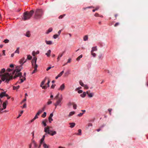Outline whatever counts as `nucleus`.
Returning <instances> with one entry per match:
<instances>
[{
	"label": "nucleus",
	"instance_id": "5fc2aeb1",
	"mask_svg": "<svg viewBox=\"0 0 148 148\" xmlns=\"http://www.w3.org/2000/svg\"><path fill=\"white\" fill-rule=\"evenodd\" d=\"M77 91V92H78V93H79V94L83 92L82 90H78Z\"/></svg>",
	"mask_w": 148,
	"mask_h": 148
},
{
	"label": "nucleus",
	"instance_id": "f257e3e1",
	"mask_svg": "<svg viewBox=\"0 0 148 148\" xmlns=\"http://www.w3.org/2000/svg\"><path fill=\"white\" fill-rule=\"evenodd\" d=\"M22 69V67L21 66L16 67V69L12 73V75H10L9 73H8L4 75L2 78L3 81L8 82L10 80L13 78L15 79L16 77H19L21 81L20 82L18 81L17 83H21L23 82L26 79V73H25L23 76L22 75V74L20 72V71Z\"/></svg>",
	"mask_w": 148,
	"mask_h": 148
},
{
	"label": "nucleus",
	"instance_id": "79ce46f5",
	"mask_svg": "<svg viewBox=\"0 0 148 148\" xmlns=\"http://www.w3.org/2000/svg\"><path fill=\"white\" fill-rule=\"evenodd\" d=\"M59 36V35H58V34H56L55 35H54L53 36V38L54 39H56L58 38V37Z\"/></svg>",
	"mask_w": 148,
	"mask_h": 148
},
{
	"label": "nucleus",
	"instance_id": "680f3d73",
	"mask_svg": "<svg viewBox=\"0 0 148 148\" xmlns=\"http://www.w3.org/2000/svg\"><path fill=\"white\" fill-rule=\"evenodd\" d=\"M50 81L49 80H48V82H47V85H48L47 86V87H49V83H50Z\"/></svg>",
	"mask_w": 148,
	"mask_h": 148
},
{
	"label": "nucleus",
	"instance_id": "412c9836",
	"mask_svg": "<svg viewBox=\"0 0 148 148\" xmlns=\"http://www.w3.org/2000/svg\"><path fill=\"white\" fill-rule=\"evenodd\" d=\"M39 53V51H33L32 52V55L33 56H35L36 55L38 54Z\"/></svg>",
	"mask_w": 148,
	"mask_h": 148
},
{
	"label": "nucleus",
	"instance_id": "473e14b6",
	"mask_svg": "<svg viewBox=\"0 0 148 148\" xmlns=\"http://www.w3.org/2000/svg\"><path fill=\"white\" fill-rule=\"evenodd\" d=\"M97 50V47H94L92 48L91 52H93L95 51H96Z\"/></svg>",
	"mask_w": 148,
	"mask_h": 148
},
{
	"label": "nucleus",
	"instance_id": "6ab92c4d",
	"mask_svg": "<svg viewBox=\"0 0 148 148\" xmlns=\"http://www.w3.org/2000/svg\"><path fill=\"white\" fill-rule=\"evenodd\" d=\"M47 119H45L42 122V124L45 127L47 126L46 122H47Z\"/></svg>",
	"mask_w": 148,
	"mask_h": 148
},
{
	"label": "nucleus",
	"instance_id": "1a4fd4ad",
	"mask_svg": "<svg viewBox=\"0 0 148 148\" xmlns=\"http://www.w3.org/2000/svg\"><path fill=\"white\" fill-rule=\"evenodd\" d=\"M37 58L36 57H34L32 61V63L33 66H36L37 65L36 64V61Z\"/></svg>",
	"mask_w": 148,
	"mask_h": 148
},
{
	"label": "nucleus",
	"instance_id": "423d86ee",
	"mask_svg": "<svg viewBox=\"0 0 148 148\" xmlns=\"http://www.w3.org/2000/svg\"><path fill=\"white\" fill-rule=\"evenodd\" d=\"M42 145L43 148H50V146L49 145L47 144L45 141L42 142H40L39 147Z\"/></svg>",
	"mask_w": 148,
	"mask_h": 148
},
{
	"label": "nucleus",
	"instance_id": "f3484780",
	"mask_svg": "<svg viewBox=\"0 0 148 148\" xmlns=\"http://www.w3.org/2000/svg\"><path fill=\"white\" fill-rule=\"evenodd\" d=\"M5 71V69H1V70L0 71V78L1 79V77L2 76H3L4 74H2L3 73H4Z\"/></svg>",
	"mask_w": 148,
	"mask_h": 148
},
{
	"label": "nucleus",
	"instance_id": "a211bd4d",
	"mask_svg": "<svg viewBox=\"0 0 148 148\" xmlns=\"http://www.w3.org/2000/svg\"><path fill=\"white\" fill-rule=\"evenodd\" d=\"M53 30V28L52 27H50L49 28V29L47 30L46 31L45 33L46 34H48L49 33L51 32Z\"/></svg>",
	"mask_w": 148,
	"mask_h": 148
},
{
	"label": "nucleus",
	"instance_id": "c9c22d12",
	"mask_svg": "<svg viewBox=\"0 0 148 148\" xmlns=\"http://www.w3.org/2000/svg\"><path fill=\"white\" fill-rule=\"evenodd\" d=\"M86 95V93L85 92H84L82 94L80 95V96L82 97H85Z\"/></svg>",
	"mask_w": 148,
	"mask_h": 148
},
{
	"label": "nucleus",
	"instance_id": "4d7b16f0",
	"mask_svg": "<svg viewBox=\"0 0 148 148\" xmlns=\"http://www.w3.org/2000/svg\"><path fill=\"white\" fill-rule=\"evenodd\" d=\"M38 115H37V114L36 113V115H35V117H34V119H35V120L36 119H37L38 118Z\"/></svg>",
	"mask_w": 148,
	"mask_h": 148
},
{
	"label": "nucleus",
	"instance_id": "2eb2a0df",
	"mask_svg": "<svg viewBox=\"0 0 148 148\" xmlns=\"http://www.w3.org/2000/svg\"><path fill=\"white\" fill-rule=\"evenodd\" d=\"M8 94H7L5 92H2L0 93V97L2 98L4 96H7Z\"/></svg>",
	"mask_w": 148,
	"mask_h": 148
},
{
	"label": "nucleus",
	"instance_id": "dca6fc26",
	"mask_svg": "<svg viewBox=\"0 0 148 148\" xmlns=\"http://www.w3.org/2000/svg\"><path fill=\"white\" fill-rule=\"evenodd\" d=\"M64 72V70L61 72L57 76L55 77L56 79H57L58 77H60Z\"/></svg>",
	"mask_w": 148,
	"mask_h": 148
},
{
	"label": "nucleus",
	"instance_id": "4468645a",
	"mask_svg": "<svg viewBox=\"0 0 148 148\" xmlns=\"http://www.w3.org/2000/svg\"><path fill=\"white\" fill-rule=\"evenodd\" d=\"M53 116V113H51L48 118V120L49 123H51V122L53 121V119L52 118V117Z\"/></svg>",
	"mask_w": 148,
	"mask_h": 148
},
{
	"label": "nucleus",
	"instance_id": "7ed1b4c3",
	"mask_svg": "<svg viewBox=\"0 0 148 148\" xmlns=\"http://www.w3.org/2000/svg\"><path fill=\"white\" fill-rule=\"evenodd\" d=\"M34 12L32 10L29 12L27 11L25 12L23 14V19L25 21L29 19L32 16Z\"/></svg>",
	"mask_w": 148,
	"mask_h": 148
},
{
	"label": "nucleus",
	"instance_id": "ea45409f",
	"mask_svg": "<svg viewBox=\"0 0 148 148\" xmlns=\"http://www.w3.org/2000/svg\"><path fill=\"white\" fill-rule=\"evenodd\" d=\"M19 47H18L16 49V50L14 52V53H17L18 54L19 53Z\"/></svg>",
	"mask_w": 148,
	"mask_h": 148
},
{
	"label": "nucleus",
	"instance_id": "cd10ccee",
	"mask_svg": "<svg viewBox=\"0 0 148 148\" xmlns=\"http://www.w3.org/2000/svg\"><path fill=\"white\" fill-rule=\"evenodd\" d=\"M94 15L95 16H96V17H101V18H102L103 17V16L102 15L99 14H98L97 13H96Z\"/></svg>",
	"mask_w": 148,
	"mask_h": 148
},
{
	"label": "nucleus",
	"instance_id": "37998d69",
	"mask_svg": "<svg viewBox=\"0 0 148 148\" xmlns=\"http://www.w3.org/2000/svg\"><path fill=\"white\" fill-rule=\"evenodd\" d=\"M82 55H80L78 58H77L76 60H79L80 58H82Z\"/></svg>",
	"mask_w": 148,
	"mask_h": 148
},
{
	"label": "nucleus",
	"instance_id": "9d476101",
	"mask_svg": "<svg viewBox=\"0 0 148 148\" xmlns=\"http://www.w3.org/2000/svg\"><path fill=\"white\" fill-rule=\"evenodd\" d=\"M27 60V59H25L24 58H23L21 59L19 61V63L21 64V66H21L22 67L23 64L26 62Z\"/></svg>",
	"mask_w": 148,
	"mask_h": 148
},
{
	"label": "nucleus",
	"instance_id": "49530a36",
	"mask_svg": "<svg viewBox=\"0 0 148 148\" xmlns=\"http://www.w3.org/2000/svg\"><path fill=\"white\" fill-rule=\"evenodd\" d=\"M91 54L92 56L94 57H95L96 56V54L95 53H93V52L91 51Z\"/></svg>",
	"mask_w": 148,
	"mask_h": 148
},
{
	"label": "nucleus",
	"instance_id": "0eeeda50",
	"mask_svg": "<svg viewBox=\"0 0 148 148\" xmlns=\"http://www.w3.org/2000/svg\"><path fill=\"white\" fill-rule=\"evenodd\" d=\"M14 71H14H12V69H7V72H8V73H7L4 74L3 76H2L1 79L2 80V81H3V80L2 78L3 77L4 75H6L7 74H8V73H9V74L10 75H12V73Z\"/></svg>",
	"mask_w": 148,
	"mask_h": 148
},
{
	"label": "nucleus",
	"instance_id": "e433bc0d",
	"mask_svg": "<svg viewBox=\"0 0 148 148\" xmlns=\"http://www.w3.org/2000/svg\"><path fill=\"white\" fill-rule=\"evenodd\" d=\"M75 113V112L74 111H72L70 112L69 116H71L73 115H74Z\"/></svg>",
	"mask_w": 148,
	"mask_h": 148
},
{
	"label": "nucleus",
	"instance_id": "72a5a7b5",
	"mask_svg": "<svg viewBox=\"0 0 148 148\" xmlns=\"http://www.w3.org/2000/svg\"><path fill=\"white\" fill-rule=\"evenodd\" d=\"M20 88L19 86H13V89L14 90H17Z\"/></svg>",
	"mask_w": 148,
	"mask_h": 148
},
{
	"label": "nucleus",
	"instance_id": "338daca9",
	"mask_svg": "<svg viewBox=\"0 0 148 148\" xmlns=\"http://www.w3.org/2000/svg\"><path fill=\"white\" fill-rule=\"evenodd\" d=\"M2 53H3V54L4 55V56H5V50H3L2 51Z\"/></svg>",
	"mask_w": 148,
	"mask_h": 148
},
{
	"label": "nucleus",
	"instance_id": "a18cd8bd",
	"mask_svg": "<svg viewBox=\"0 0 148 148\" xmlns=\"http://www.w3.org/2000/svg\"><path fill=\"white\" fill-rule=\"evenodd\" d=\"M23 113V110L21 111L20 113L19 114L18 116L17 117V118H18L20 116H21L22 114Z\"/></svg>",
	"mask_w": 148,
	"mask_h": 148
},
{
	"label": "nucleus",
	"instance_id": "9b49d317",
	"mask_svg": "<svg viewBox=\"0 0 148 148\" xmlns=\"http://www.w3.org/2000/svg\"><path fill=\"white\" fill-rule=\"evenodd\" d=\"M32 146H33L34 147H36L37 146L36 143L34 140L33 141L31 144L30 145L29 148H32Z\"/></svg>",
	"mask_w": 148,
	"mask_h": 148
},
{
	"label": "nucleus",
	"instance_id": "3c124183",
	"mask_svg": "<svg viewBox=\"0 0 148 148\" xmlns=\"http://www.w3.org/2000/svg\"><path fill=\"white\" fill-rule=\"evenodd\" d=\"M64 16V14H63V15H60V16L59 17V19H61V18H62Z\"/></svg>",
	"mask_w": 148,
	"mask_h": 148
},
{
	"label": "nucleus",
	"instance_id": "f03ea898",
	"mask_svg": "<svg viewBox=\"0 0 148 148\" xmlns=\"http://www.w3.org/2000/svg\"><path fill=\"white\" fill-rule=\"evenodd\" d=\"M55 98L57 100L56 103L54 104L55 106V108H56L57 106H61L62 105V95L61 94L58 93L55 97Z\"/></svg>",
	"mask_w": 148,
	"mask_h": 148
},
{
	"label": "nucleus",
	"instance_id": "a878e982",
	"mask_svg": "<svg viewBox=\"0 0 148 148\" xmlns=\"http://www.w3.org/2000/svg\"><path fill=\"white\" fill-rule=\"evenodd\" d=\"M45 41L47 45H51L52 44V42L51 40H45Z\"/></svg>",
	"mask_w": 148,
	"mask_h": 148
},
{
	"label": "nucleus",
	"instance_id": "864d4df0",
	"mask_svg": "<svg viewBox=\"0 0 148 148\" xmlns=\"http://www.w3.org/2000/svg\"><path fill=\"white\" fill-rule=\"evenodd\" d=\"M52 103V102L50 101H48L47 102V104L48 105H50Z\"/></svg>",
	"mask_w": 148,
	"mask_h": 148
},
{
	"label": "nucleus",
	"instance_id": "0e129e2a",
	"mask_svg": "<svg viewBox=\"0 0 148 148\" xmlns=\"http://www.w3.org/2000/svg\"><path fill=\"white\" fill-rule=\"evenodd\" d=\"M81 87H79L77 88H76V89H75V90L76 91H77L78 90H79V89H81Z\"/></svg>",
	"mask_w": 148,
	"mask_h": 148
},
{
	"label": "nucleus",
	"instance_id": "e2e57ef3",
	"mask_svg": "<svg viewBox=\"0 0 148 148\" xmlns=\"http://www.w3.org/2000/svg\"><path fill=\"white\" fill-rule=\"evenodd\" d=\"M99 59H102L103 58V57L102 55H99Z\"/></svg>",
	"mask_w": 148,
	"mask_h": 148
},
{
	"label": "nucleus",
	"instance_id": "bb28decb",
	"mask_svg": "<svg viewBox=\"0 0 148 148\" xmlns=\"http://www.w3.org/2000/svg\"><path fill=\"white\" fill-rule=\"evenodd\" d=\"M99 7H98L97 8H95V9H99ZM88 8H95L92 6H88V7H87L86 8H84V9H86Z\"/></svg>",
	"mask_w": 148,
	"mask_h": 148
},
{
	"label": "nucleus",
	"instance_id": "c756f323",
	"mask_svg": "<svg viewBox=\"0 0 148 148\" xmlns=\"http://www.w3.org/2000/svg\"><path fill=\"white\" fill-rule=\"evenodd\" d=\"M88 37L87 35H85L83 37V40L84 41H86L88 40Z\"/></svg>",
	"mask_w": 148,
	"mask_h": 148
},
{
	"label": "nucleus",
	"instance_id": "8fccbe9b",
	"mask_svg": "<svg viewBox=\"0 0 148 148\" xmlns=\"http://www.w3.org/2000/svg\"><path fill=\"white\" fill-rule=\"evenodd\" d=\"M83 114L84 113H80L77 115V116H81L83 115Z\"/></svg>",
	"mask_w": 148,
	"mask_h": 148
},
{
	"label": "nucleus",
	"instance_id": "de8ad7c7",
	"mask_svg": "<svg viewBox=\"0 0 148 148\" xmlns=\"http://www.w3.org/2000/svg\"><path fill=\"white\" fill-rule=\"evenodd\" d=\"M72 104V103H71L70 102H69L67 104V106L69 107H70L71 105Z\"/></svg>",
	"mask_w": 148,
	"mask_h": 148
},
{
	"label": "nucleus",
	"instance_id": "4be33fe9",
	"mask_svg": "<svg viewBox=\"0 0 148 148\" xmlns=\"http://www.w3.org/2000/svg\"><path fill=\"white\" fill-rule=\"evenodd\" d=\"M51 52V50H49L48 51H47V52L45 53V55L47 56V57H49L50 56Z\"/></svg>",
	"mask_w": 148,
	"mask_h": 148
},
{
	"label": "nucleus",
	"instance_id": "774afa93",
	"mask_svg": "<svg viewBox=\"0 0 148 148\" xmlns=\"http://www.w3.org/2000/svg\"><path fill=\"white\" fill-rule=\"evenodd\" d=\"M61 32V30H60L58 31V35H59V36L60 35Z\"/></svg>",
	"mask_w": 148,
	"mask_h": 148
},
{
	"label": "nucleus",
	"instance_id": "2f4dec72",
	"mask_svg": "<svg viewBox=\"0 0 148 148\" xmlns=\"http://www.w3.org/2000/svg\"><path fill=\"white\" fill-rule=\"evenodd\" d=\"M86 93L88 95V96L90 97H92L93 94L92 93H89L88 91L86 92Z\"/></svg>",
	"mask_w": 148,
	"mask_h": 148
},
{
	"label": "nucleus",
	"instance_id": "58836bf2",
	"mask_svg": "<svg viewBox=\"0 0 148 148\" xmlns=\"http://www.w3.org/2000/svg\"><path fill=\"white\" fill-rule=\"evenodd\" d=\"M27 60H31L32 59V57L29 55H27Z\"/></svg>",
	"mask_w": 148,
	"mask_h": 148
},
{
	"label": "nucleus",
	"instance_id": "20e7f679",
	"mask_svg": "<svg viewBox=\"0 0 148 148\" xmlns=\"http://www.w3.org/2000/svg\"><path fill=\"white\" fill-rule=\"evenodd\" d=\"M43 12L41 10H36L35 13V18L36 19L40 18L43 14Z\"/></svg>",
	"mask_w": 148,
	"mask_h": 148
},
{
	"label": "nucleus",
	"instance_id": "bf43d9fd",
	"mask_svg": "<svg viewBox=\"0 0 148 148\" xmlns=\"http://www.w3.org/2000/svg\"><path fill=\"white\" fill-rule=\"evenodd\" d=\"M71 59H70V58L69 59V60H68V61L66 63H70L71 62Z\"/></svg>",
	"mask_w": 148,
	"mask_h": 148
},
{
	"label": "nucleus",
	"instance_id": "c03bdc74",
	"mask_svg": "<svg viewBox=\"0 0 148 148\" xmlns=\"http://www.w3.org/2000/svg\"><path fill=\"white\" fill-rule=\"evenodd\" d=\"M79 82L80 85H81L82 86H84V84H83V83L81 81H80Z\"/></svg>",
	"mask_w": 148,
	"mask_h": 148
},
{
	"label": "nucleus",
	"instance_id": "a19ab883",
	"mask_svg": "<svg viewBox=\"0 0 148 148\" xmlns=\"http://www.w3.org/2000/svg\"><path fill=\"white\" fill-rule=\"evenodd\" d=\"M47 113L46 112H45L41 116L43 118L45 117L46 116Z\"/></svg>",
	"mask_w": 148,
	"mask_h": 148
},
{
	"label": "nucleus",
	"instance_id": "c85d7f7f",
	"mask_svg": "<svg viewBox=\"0 0 148 148\" xmlns=\"http://www.w3.org/2000/svg\"><path fill=\"white\" fill-rule=\"evenodd\" d=\"M78 133L76 134L77 135H82V130L81 129H79L78 130Z\"/></svg>",
	"mask_w": 148,
	"mask_h": 148
},
{
	"label": "nucleus",
	"instance_id": "4c0bfd02",
	"mask_svg": "<svg viewBox=\"0 0 148 148\" xmlns=\"http://www.w3.org/2000/svg\"><path fill=\"white\" fill-rule=\"evenodd\" d=\"M52 133H50V134H49L50 135L52 136H53L54 135L56 134L57 133L55 131H54L53 132L52 131Z\"/></svg>",
	"mask_w": 148,
	"mask_h": 148
},
{
	"label": "nucleus",
	"instance_id": "f704fd0d",
	"mask_svg": "<svg viewBox=\"0 0 148 148\" xmlns=\"http://www.w3.org/2000/svg\"><path fill=\"white\" fill-rule=\"evenodd\" d=\"M72 104L73 105V108L74 109H76L77 108V105L76 104H75L73 103H72Z\"/></svg>",
	"mask_w": 148,
	"mask_h": 148
},
{
	"label": "nucleus",
	"instance_id": "09e8293b",
	"mask_svg": "<svg viewBox=\"0 0 148 148\" xmlns=\"http://www.w3.org/2000/svg\"><path fill=\"white\" fill-rule=\"evenodd\" d=\"M9 41L8 40V39H5L4 40L3 42L6 43H8L9 42Z\"/></svg>",
	"mask_w": 148,
	"mask_h": 148
},
{
	"label": "nucleus",
	"instance_id": "603ef678",
	"mask_svg": "<svg viewBox=\"0 0 148 148\" xmlns=\"http://www.w3.org/2000/svg\"><path fill=\"white\" fill-rule=\"evenodd\" d=\"M112 110V109H108V111L109 112V114L110 115H111V112Z\"/></svg>",
	"mask_w": 148,
	"mask_h": 148
},
{
	"label": "nucleus",
	"instance_id": "aec40b11",
	"mask_svg": "<svg viewBox=\"0 0 148 148\" xmlns=\"http://www.w3.org/2000/svg\"><path fill=\"white\" fill-rule=\"evenodd\" d=\"M46 134H45V135H43L42 136V138L40 139V142H43L45 141L44 140L45 139V138L46 136Z\"/></svg>",
	"mask_w": 148,
	"mask_h": 148
},
{
	"label": "nucleus",
	"instance_id": "5701e85b",
	"mask_svg": "<svg viewBox=\"0 0 148 148\" xmlns=\"http://www.w3.org/2000/svg\"><path fill=\"white\" fill-rule=\"evenodd\" d=\"M33 66L34 68V70L32 72V74H33L36 72L37 71V69L38 67V65H36V66Z\"/></svg>",
	"mask_w": 148,
	"mask_h": 148
},
{
	"label": "nucleus",
	"instance_id": "7c9ffc66",
	"mask_svg": "<svg viewBox=\"0 0 148 148\" xmlns=\"http://www.w3.org/2000/svg\"><path fill=\"white\" fill-rule=\"evenodd\" d=\"M64 88V84H62L59 88V89L61 90H63Z\"/></svg>",
	"mask_w": 148,
	"mask_h": 148
},
{
	"label": "nucleus",
	"instance_id": "69168bd1",
	"mask_svg": "<svg viewBox=\"0 0 148 148\" xmlns=\"http://www.w3.org/2000/svg\"><path fill=\"white\" fill-rule=\"evenodd\" d=\"M26 103L24 104L23 106V108H26Z\"/></svg>",
	"mask_w": 148,
	"mask_h": 148
},
{
	"label": "nucleus",
	"instance_id": "6e6552de",
	"mask_svg": "<svg viewBox=\"0 0 148 148\" xmlns=\"http://www.w3.org/2000/svg\"><path fill=\"white\" fill-rule=\"evenodd\" d=\"M44 131L45 133L48 134H50V132H52V131L50 130V127L48 126L44 128Z\"/></svg>",
	"mask_w": 148,
	"mask_h": 148
},
{
	"label": "nucleus",
	"instance_id": "39448f33",
	"mask_svg": "<svg viewBox=\"0 0 148 148\" xmlns=\"http://www.w3.org/2000/svg\"><path fill=\"white\" fill-rule=\"evenodd\" d=\"M0 102L1 103L0 104V112L1 111L3 110V109H5L6 107V104L8 103L7 101H6L5 102L3 103V108H2L1 107V103H2V101L0 99Z\"/></svg>",
	"mask_w": 148,
	"mask_h": 148
},
{
	"label": "nucleus",
	"instance_id": "393cba45",
	"mask_svg": "<svg viewBox=\"0 0 148 148\" xmlns=\"http://www.w3.org/2000/svg\"><path fill=\"white\" fill-rule=\"evenodd\" d=\"M70 125V127L71 128L73 127L75 125V123H69Z\"/></svg>",
	"mask_w": 148,
	"mask_h": 148
},
{
	"label": "nucleus",
	"instance_id": "6e6d98bb",
	"mask_svg": "<svg viewBox=\"0 0 148 148\" xmlns=\"http://www.w3.org/2000/svg\"><path fill=\"white\" fill-rule=\"evenodd\" d=\"M88 127H89L90 126L92 127V124L91 123H89L88 124Z\"/></svg>",
	"mask_w": 148,
	"mask_h": 148
},
{
	"label": "nucleus",
	"instance_id": "b1692460",
	"mask_svg": "<svg viewBox=\"0 0 148 148\" xmlns=\"http://www.w3.org/2000/svg\"><path fill=\"white\" fill-rule=\"evenodd\" d=\"M25 35L27 37H29L30 36L31 34L29 31H27Z\"/></svg>",
	"mask_w": 148,
	"mask_h": 148
},
{
	"label": "nucleus",
	"instance_id": "f8f14e48",
	"mask_svg": "<svg viewBox=\"0 0 148 148\" xmlns=\"http://www.w3.org/2000/svg\"><path fill=\"white\" fill-rule=\"evenodd\" d=\"M45 82V81L44 80L42 81L40 84V86L42 87V89H46L47 88V87L46 86H42V85L44 84Z\"/></svg>",
	"mask_w": 148,
	"mask_h": 148
},
{
	"label": "nucleus",
	"instance_id": "052dcab7",
	"mask_svg": "<svg viewBox=\"0 0 148 148\" xmlns=\"http://www.w3.org/2000/svg\"><path fill=\"white\" fill-rule=\"evenodd\" d=\"M119 24V23H116L114 25V26L115 27H116L117 26H118Z\"/></svg>",
	"mask_w": 148,
	"mask_h": 148
},
{
	"label": "nucleus",
	"instance_id": "13d9d810",
	"mask_svg": "<svg viewBox=\"0 0 148 148\" xmlns=\"http://www.w3.org/2000/svg\"><path fill=\"white\" fill-rule=\"evenodd\" d=\"M84 87L86 89H88V87L87 85H84Z\"/></svg>",
	"mask_w": 148,
	"mask_h": 148
},
{
	"label": "nucleus",
	"instance_id": "ddd939ff",
	"mask_svg": "<svg viewBox=\"0 0 148 148\" xmlns=\"http://www.w3.org/2000/svg\"><path fill=\"white\" fill-rule=\"evenodd\" d=\"M45 106H44L42 109L39 110L37 113V115H39L40 114L45 110Z\"/></svg>",
	"mask_w": 148,
	"mask_h": 148
}]
</instances>
